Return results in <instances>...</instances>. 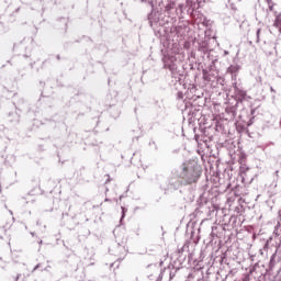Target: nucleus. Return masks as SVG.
Returning a JSON list of instances; mask_svg holds the SVG:
<instances>
[{
    "instance_id": "obj_1",
    "label": "nucleus",
    "mask_w": 281,
    "mask_h": 281,
    "mask_svg": "<svg viewBox=\"0 0 281 281\" xmlns=\"http://www.w3.org/2000/svg\"><path fill=\"white\" fill-rule=\"evenodd\" d=\"M201 167L199 165L183 164L182 171L180 173V179H182L184 186H192V183H198L201 179Z\"/></svg>"
},
{
    "instance_id": "obj_2",
    "label": "nucleus",
    "mask_w": 281,
    "mask_h": 281,
    "mask_svg": "<svg viewBox=\"0 0 281 281\" xmlns=\"http://www.w3.org/2000/svg\"><path fill=\"white\" fill-rule=\"evenodd\" d=\"M273 26L277 27V30H279V27H281V15L276 16V20L273 22Z\"/></svg>"
},
{
    "instance_id": "obj_3",
    "label": "nucleus",
    "mask_w": 281,
    "mask_h": 281,
    "mask_svg": "<svg viewBox=\"0 0 281 281\" xmlns=\"http://www.w3.org/2000/svg\"><path fill=\"white\" fill-rule=\"evenodd\" d=\"M260 32H261V30L258 29V30H257V43L260 41Z\"/></svg>"
},
{
    "instance_id": "obj_4",
    "label": "nucleus",
    "mask_w": 281,
    "mask_h": 281,
    "mask_svg": "<svg viewBox=\"0 0 281 281\" xmlns=\"http://www.w3.org/2000/svg\"><path fill=\"white\" fill-rule=\"evenodd\" d=\"M279 32L281 33V26L279 27Z\"/></svg>"
}]
</instances>
